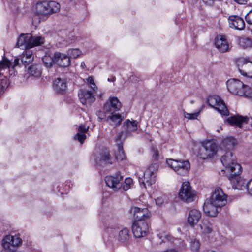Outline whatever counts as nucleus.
<instances>
[{"label":"nucleus","mask_w":252,"mask_h":252,"mask_svg":"<svg viewBox=\"0 0 252 252\" xmlns=\"http://www.w3.org/2000/svg\"><path fill=\"white\" fill-rule=\"evenodd\" d=\"M31 40L32 35L31 34H21L17 39L16 46L22 49L31 48Z\"/></svg>","instance_id":"412c9836"},{"label":"nucleus","mask_w":252,"mask_h":252,"mask_svg":"<svg viewBox=\"0 0 252 252\" xmlns=\"http://www.w3.org/2000/svg\"><path fill=\"white\" fill-rule=\"evenodd\" d=\"M167 163L177 174L181 176L186 175L190 167V163L188 160L170 159L167 161Z\"/></svg>","instance_id":"39448f33"},{"label":"nucleus","mask_w":252,"mask_h":252,"mask_svg":"<svg viewBox=\"0 0 252 252\" xmlns=\"http://www.w3.org/2000/svg\"><path fill=\"white\" fill-rule=\"evenodd\" d=\"M218 208H220L213 203L209 199H206L203 206L205 214L210 217H215L218 213Z\"/></svg>","instance_id":"6ab92c4d"},{"label":"nucleus","mask_w":252,"mask_h":252,"mask_svg":"<svg viewBox=\"0 0 252 252\" xmlns=\"http://www.w3.org/2000/svg\"><path fill=\"white\" fill-rule=\"evenodd\" d=\"M203 1L208 4V5H212L213 4V2H214V0H203Z\"/></svg>","instance_id":"5fc2aeb1"},{"label":"nucleus","mask_w":252,"mask_h":252,"mask_svg":"<svg viewBox=\"0 0 252 252\" xmlns=\"http://www.w3.org/2000/svg\"><path fill=\"white\" fill-rule=\"evenodd\" d=\"M238 66L241 74L252 78V62L246 59H240L238 61Z\"/></svg>","instance_id":"9b49d317"},{"label":"nucleus","mask_w":252,"mask_h":252,"mask_svg":"<svg viewBox=\"0 0 252 252\" xmlns=\"http://www.w3.org/2000/svg\"><path fill=\"white\" fill-rule=\"evenodd\" d=\"M106 113H105V112H103L102 111H98L96 112V115L97 116H98V118L100 119H104L105 117V114Z\"/></svg>","instance_id":"8fccbe9b"},{"label":"nucleus","mask_w":252,"mask_h":252,"mask_svg":"<svg viewBox=\"0 0 252 252\" xmlns=\"http://www.w3.org/2000/svg\"><path fill=\"white\" fill-rule=\"evenodd\" d=\"M215 44L216 47L220 52L225 53L229 50V44L224 36L218 35L215 39Z\"/></svg>","instance_id":"f3484780"},{"label":"nucleus","mask_w":252,"mask_h":252,"mask_svg":"<svg viewBox=\"0 0 252 252\" xmlns=\"http://www.w3.org/2000/svg\"><path fill=\"white\" fill-rule=\"evenodd\" d=\"M54 63L61 67H67L70 64V57L67 55L56 52L54 54Z\"/></svg>","instance_id":"dca6fc26"},{"label":"nucleus","mask_w":252,"mask_h":252,"mask_svg":"<svg viewBox=\"0 0 252 252\" xmlns=\"http://www.w3.org/2000/svg\"><path fill=\"white\" fill-rule=\"evenodd\" d=\"M246 22L249 24H252V10L250 11L245 16Z\"/></svg>","instance_id":"49530a36"},{"label":"nucleus","mask_w":252,"mask_h":252,"mask_svg":"<svg viewBox=\"0 0 252 252\" xmlns=\"http://www.w3.org/2000/svg\"><path fill=\"white\" fill-rule=\"evenodd\" d=\"M54 91L58 94H63L67 89L66 82L64 79L58 78L54 80L53 85Z\"/></svg>","instance_id":"a878e982"},{"label":"nucleus","mask_w":252,"mask_h":252,"mask_svg":"<svg viewBox=\"0 0 252 252\" xmlns=\"http://www.w3.org/2000/svg\"><path fill=\"white\" fill-rule=\"evenodd\" d=\"M6 80H1V83H3V82H5V84H6Z\"/></svg>","instance_id":"052dcab7"},{"label":"nucleus","mask_w":252,"mask_h":252,"mask_svg":"<svg viewBox=\"0 0 252 252\" xmlns=\"http://www.w3.org/2000/svg\"><path fill=\"white\" fill-rule=\"evenodd\" d=\"M147 219H136L132 224V232L136 238L145 237L149 232V227Z\"/></svg>","instance_id":"423d86ee"},{"label":"nucleus","mask_w":252,"mask_h":252,"mask_svg":"<svg viewBox=\"0 0 252 252\" xmlns=\"http://www.w3.org/2000/svg\"><path fill=\"white\" fill-rule=\"evenodd\" d=\"M237 144L236 140L233 137H227L221 142V148L224 150H231Z\"/></svg>","instance_id":"7c9ffc66"},{"label":"nucleus","mask_w":252,"mask_h":252,"mask_svg":"<svg viewBox=\"0 0 252 252\" xmlns=\"http://www.w3.org/2000/svg\"><path fill=\"white\" fill-rule=\"evenodd\" d=\"M28 72L32 76L38 77L41 74V70L39 65H32L28 67Z\"/></svg>","instance_id":"473e14b6"},{"label":"nucleus","mask_w":252,"mask_h":252,"mask_svg":"<svg viewBox=\"0 0 252 252\" xmlns=\"http://www.w3.org/2000/svg\"><path fill=\"white\" fill-rule=\"evenodd\" d=\"M247 189L249 193L252 195V178L248 182Z\"/></svg>","instance_id":"09e8293b"},{"label":"nucleus","mask_w":252,"mask_h":252,"mask_svg":"<svg viewBox=\"0 0 252 252\" xmlns=\"http://www.w3.org/2000/svg\"><path fill=\"white\" fill-rule=\"evenodd\" d=\"M89 126L81 125L78 127V132L74 136V139L78 140L81 144L83 143L86 139V134L88 132Z\"/></svg>","instance_id":"cd10ccee"},{"label":"nucleus","mask_w":252,"mask_h":252,"mask_svg":"<svg viewBox=\"0 0 252 252\" xmlns=\"http://www.w3.org/2000/svg\"><path fill=\"white\" fill-rule=\"evenodd\" d=\"M249 118L246 116L241 115H234L227 118V122L231 126L242 127L244 124L248 123Z\"/></svg>","instance_id":"aec40b11"},{"label":"nucleus","mask_w":252,"mask_h":252,"mask_svg":"<svg viewBox=\"0 0 252 252\" xmlns=\"http://www.w3.org/2000/svg\"><path fill=\"white\" fill-rule=\"evenodd\" d=\"M87 83L89 84L91 88L93 90H95V89L96 88V85L94 83V81L92 77H89L87 79Z\"/></svg>","instance_id":"a18cd8bd"},{"label":"nucleus","mask_w":252,"mask_h":252,"mask_svg":"<svg viewBox=\"0 0 252 252\" xmlns=\"http://www.w3.org/2000/svg\"><path fill=\"white\" fill-rule=\"evenodd\" d=\"M238 44L244 49L248 48L252 46V40L249 38L240 37L238 39Z\"/></svg>","instance_id":"72a5a7b5"},{"label":"nucleus","mask_w":252,"mask_h":252,"mask_svg":"<svg viewBox=\"0 0 252 252\" xmlns=\"http://www.w3.org/2000/svg\"><path fill=\"white\" fill-rule=\"evenodd\" d=\"M131 211L137 219H148L150 217L151 214L146 208L140 209L134 207L131 208Z\"/></svg>","instance_id":"bb28decb"},{"label":"nucleus","mask_w":252,"mask_h":252,"mask_svg":"<svg viewBox=\"0 0 252 252\" xmlns=\"http://www.w3.org/2000/svg\"><path fill=\"white\" fill-rule=\"evenodd\" d=\"M202 217L201 212L197 209H190L188 214L187 221L191 227H194L200 221Z\"/></svg>","instance_id":"4468645a"},{"label":"nucleus","mask_w":252,"mask_h":252,"mask_svg":"<svg viewBox=\"0 0 252 252\" xmlns=\"http://www.w3.org/2000/svg\"><path fill=\"white\" fill-rule=\"evenodd\" d=\"M81 66L82 68H86V64H85V63L83 62L81 63Z\"/></svg>","instance_id":"13d9d810"},{"label":"nucleus","mask_w":252,"mask_h":252,"mask_svg":"<svg viewBox=\"0 0 252 252\" xmlns=\"http://www.w3.org/2000/svg\"><path fill=\"white\" fill-rule=\"evenodd\" d=\"M203 252H215L214 251H212V250H207V251H203Z\"/></svg>","instance_id":"bf43d9fd"},{"label":"nucleus","mask_w":252,"mask_h":252,"mask_svg":"<svg viewBox=\"0 0 252 252\" xmlns=\"http://www.w3.org/2000/svg\"><path fill=\"white\" fill-rule=\"evenodd\" d=\"M244 83L236 79H229L227 82V87L228 91L234 94L241 95L244 94Z\"/></svg>","instance_id":"f8f14e48"},{"label":"nucleus","mask_w":252,"mask_h":252,"mask_svg":"<svg viewBox=\"0 0 252 252\" xmlns=\"http://www.w3.org/2000/svg\"><path fill=\"white\" fill-rule=\"evenodd\" d=\"M196 194L189 182H183L180 189L178 196L182 201L186 202H191L194 200Z\"/></svg>","instance_id":"6e6552de"},{"label":"nucleus","mask_w":252,"mask_h":252,"mask_svg":"<svg viewBox=\"0 0 252 252\" xmlns=\"http://www.w3.org/2000/svg\"><path fill=\"white\" fill-rule=\"evenodd\" d=\"M228 22L231 28L238 30L244 29L245 24L244 20L240 17L236 15H231L228 18Z\"/></svg>","instance_id":"5701e85b"},{"label":"nucleus","mask_w":252,"mask_h":252,"mask_svg":"<svg viewBox=\"0 0 252 252\" xmlns=\"http://www.w3.org/2000/svg\"><path fill=\"white\" fill-rule=\"evenodd\" d=\"M157 235L159 238L161 240L162 242L172 241V239H173L171 236L165 231H159Z\"/></svg>","instance_id":"4c0bfd02"},{"label":"nucleus","mask_w":252,"mask_h":252,"mask_svg":"<svg viewBox=\"0 0 252 252\" xmlns=\"http://www.w3.org/2000/svg\"><path fill=\"white\" fill-rule=\"evenodd\" d=\"M123 132L119 133L115 138V140L118 146V151L115 153V158L117 160H123L125 158V155L122 147Z\"/></svg>","instance_id":"b1692460"},{"label":"nucleus","mask_w":252,"mask_h":252,"mask_svg":"<svg viewBox=\"0 0 252 252\" xmlns=\"http://www.w3.org/2000/svg\"><path fill=\"white\" fill-rule=\"evenodd\" d=\"M155 155L156 157L158 156V153L156 152H155Z\"/></svg>","instance_id":"680f3d73"},{"label":"nucleus","mask_w":252,"mask_h":252,"mask_svg":"<svg viewBox=\"0 0 252 252\" xmlns=\"http://www.w3.org/2000/svg\"><path fill=\"white\" fill-rule=\"evenodd\" d=\"M19 64V58H16L14 60L13 64L12 66L13 69H14L15 66L18 65Z\"/></svg>","instance_id":"603ef678"},{"label":"nucleus","mask_w":252,"mask_h":252,"mask_svg":"<svg viewBox=\"0 0 252 252\" xmlns=\"http://www.w3.org/2000/svg\"><path fill=\"white\" fill-rule=\"evenodd\" d=\"M121 107V103L117 97H110L104 104L103 109L105 113H109L119 110Z\"/></svg>","instance_id":"ddd939ff"},{"label":"nucleus","mask_w":252,"mask_h":252,"mask_svg":"<svg viewBox=\"0 0 252 252\" xmlns=\"http://www.w3.org/2000/svg\"><path fill=\"white\" fill-rule=\"evenodd\" d=\"M80 54L81 51L78 49H71L67 51V55L70 58H76Z\"/></svg>","instance_id":"a19ab883"},{"label":"nucleus","mask_w":252,"mask_h":252,"mask_svg":"<svg viewBox=\"0 0 252 252\" xmlns=\"http://www.w3.org/2000/svg\"><path fill=\"white\" fill-rule=\"evenodd\" d=\"M133 181L131 178H126L125 181V183L126 185H128L130 186V185L132 184Z\"/></svg>","instance_id":"3c124183"},{"label":"nucleus","mask_w":252,"mask_h":252,"mask_svg":"<svg viewBox=\"0 0 252 252\" xmlns=\"http://www.w3.org/2000/svg\"><path fill=\"white\" fill-rule=\"evenodd\" d=\"M11 65V63L7 59L3 60L0 62V71L9 69Z\"/></svg>","instance_id":"ea45409f"},{"label":"nucleus","mask_w":252,"mask_h":252,"mask_svg":"<svg viewBox=\"0 0 252 252\" xmlns=\"http://www.w3.org/2000/svg\"><path fill=\"white\" fill-rule=\"evenodd\" d=\"M110 159V155L109 151L103 150L101 153L97 154L96 157V162H108Z\"/></svg>","instance_id":"2f4dec72"},{"label":"nucleus","mask_w":252,"mask_h":252,"mask_svg":"<svg viewBox=\"0 0 252 252\" xmlns=\"http://www.w3.org/2000/svg\"><path fill=\"white\" fill-rule=\"evenodd\" d=\"M42 61L46 66L50 67L54 63V57L53 58L49 55H45L42 58Z\"/></svg>","instance_id":"58836bf2"},{"label":"nucleus","mask_w":252,"mask_h":252,"mask_svg":"<svg viewBox=\"0 0 252 252\" xmlns=\"http://www.w3.org/2000/svg\"><path fill=\"white\" fill-rule=\"evenodd\" d=\"M219 149L218 144L214 140H207L202 142L201 147L199 149L198 156L205 159L214 157Z\"/></svg>","instance_id":"7ed1b4c3"},{"label":"nucleus","mask_w":252,"mask_h":252,"mask_svg":"<svg viewBox=\"0 0 252 252\" xmlns=\"http://www.w3.org/2000/svg\"><path fill=\"white\" fill-rule=\"evenodd\" d=\"M130 187L128 185H125V186H123V189L124 190H127L129 188H130Z\"/></svg>","instance_id":"4d7b16f0"},{"label":"nucleus","mask_w":252,"mask_h":252,"mask_svg":"<svg viewBox=\"0 0 252 252\" xmlns=\"http://www.w3.org/2000/svg\"><path fill=\"white\" fill-rule=\"evenodd\" d=\"M158 165L156 164H152L143 173L142 171L137 172V175L139 179H141L142 183L145 186L146 184L151 186L156 181V173Z\"/></svg>","instance_id":"20e7f679"},{"label":"nucleus","mask_w":252,"mask_h":252,"mask_svg":"<svg viewBox=\"0 0 252 252\" xmlns=\"http://www.w3.org/2000/svg\"><path fill=\"white\" fill-rule=\"evenodd\" d=\"M243 89L244 93L240 95H244L247 97L252 98V89L248 86L244 85Z\"/></svg>","instance_id":"79ce46f5"},{"label":"nucleus","mask_w":252,"mask_h":252,"mask_svg":"<svg viewBox=\"0 0 252 252\" xmlns=\"http://www.w3.org/2000/svg\"><path fill=\"white\" fill-rule=\"evenodd\" d=\"M238 175H239L231 176L230 173H229L227 175V176L232 184L233 188L240 190L247 189L248 182Z\"/></svg>","instance_id":"2eb2a0df"},{"label":"nucleus","mask_w":252,"mask_h":252,"mask_svg":"<svg viewBox=\"0 0 252 252\" xmlns=\"http://www.w3.org/2000/svg\"><path fill=\"white\" fill-rule=\"evenodd\" d=\"M201 232L204 235L211 233L213 231L212 223L207 220H203L200 224Z\"/></svg>","instance_id":"c756f323"},{"label":"nucleus","mask_w":252,"mask_h":252,"mask_svg":"<svg viewBox=\"0 0 252 252\" xmlns=\"http://www.w3.org/2000/svg\"><path fill=\"white\" fill-rule=\"evenodd\" d=\"M78 95L81 102L84 105H91L95 100L94 94L89 91L81 90Z\"/></svg>","instance_id":"4be33fe9"},{"label":"nucleus","mask_w":252,"mask_h":252,"mask_svg":"<svg viewBox=\"0 0 252 252\" xmlns=\"http://www.w3.org/2000/svg\"><path fill=\"white\" fill-rule=\"evenodd\" d=\"M114 112L110 113L111 115L108 117L107 120H110L115 125H120L123 119V117L119 114L114 113Z\"/></svg>","instance_id":"f704fd0d"},{"label":"nucleus","mask_w":252,"mask_h":252,"mask_svg":"<svg viewBox=\"0 0 252 252\" xmlns=\"http://www.w3.org/2000/svg\"><path fill=\"white\" fill-rule=\"evenodd\" d=\"M60 5L55 1H43L37 2L34 7L35 13L43 17L59 11Z\"/></svg>","instance_id":"f03ea898"},{"label":"nucleus","mask_w":252,"mask_h":252,"mask_svg":"<svg viewBox=\"0 0 252 252\" xmlns=\"http://www.w3.org/2000/svg\"><path fill=\"white\" fill-rule=\"evenodd\" d=\"M155 201L157 206H160L164 202V199L162 196L158 197L155 199Z\"/></svg>","instance_id":"de8ad7c7"},{"label":"nucleus","mask_w":252,"mask_h":252,"mask_svg":"<svg viewBox=\"0 0 252 252\" xmlns=\"http://www.w3.org/2000/svg\"><path fill=\"white\" fill-rule=\"evenodd\" d=\"M44 38L41 36H32V40H31V48L40 46L44 44Z\"/></svg>","instance_id":"e433bc0d"},{"label":"nucleus","mask_w":252,"mask_h":252,"mask_svg":"<svg viewBox=\"0 0 252 252\" xmlns=\"http://www.w3.org/2000/svg\"><path fill=\"white\" fill-rule=\"evenodd\" d=\"M208 105L218 110L221 114L227 115L228 110L223 100L218 95H214L209 96L207 99Z\"/></svg>","instance_id":"1a4fd4ad"},{"label":"nucleus","mask_w":252,"mask_h":252,"mask_svg":"<svg viewBox=\"0 0 252 252\" xmlns=\"http://www.w3.org/2000/svg\"><path fill=\"white\" fill-rule=\"evenodd\" d=\"M211 201L220 208L227 203V195L220 188H217L209 199Z\"/></svg>","instance_id":"9d476101"},{"label":"nucleus","mask_w":252,"mask_h":252,"mask_svg":"<svg viewBox=\"0 0 252 252\" xmlns=\"http://www.w3.org/2000/svg\"><path fill=\"white\" fill-rule=\"evenodd\" d=\"M220 159L226 168L227 174L230 173L231 176H234L241 173V166L237 162L236 157L231 151H227L221 156Z\"/></svg>","instance_id":"f257e3e1"},{"label":"nucleus","mask_w":252,"mask_h":252,"mask_svg":"<svg viewBox=\"0 0 252 252\" xmlns=\"http://www.w3.org/2000/svg\"><path fill=\"white\" fill-rule=\"evenodd\" d=\"M124 128L125 131H122L123 133L125 132V137L123 138V140L126 137L129 136L131 133L133 132H135L137 129V123L136 121H130L129 120H127L123 124ZM124 133H123V135Z\"/></svg>","instance_id":"393cba45"},{"label":"nucleus","mask_w":252,"mask_h":252,"mask_svg":"<svg viewBox=\"0 0 252 252\" xmlns=\"http://www.w3.org/2000/svg\"><path fill=\"white\" fill-rule=\"evenodd\" d=\"M184 115L185 118L188 119H194L196 118V117L198 116V113H188L187 112H184Z\"/></svg>","instance_id":"c03bdc74"},{"label":"nucleus","mask_w":252,"mask_h":252,"mask_svg":"<svg viewBox=\"0 0 252 252\" xmlns=\"http://www.w3.org/2000/svg\"><path fill=\"white\" fill-rule=\"evenodd\" d=\"M33 60L32 52L27 49L24 51L21 56V61L22 63L25 66L28 65Z\"/></svg>","instance_id":"c85d7f7f"},{"label":"nucleus","mask_w":252,"mask_h":252,"mask_svg":"<svg viewBox=\"0 0 252 252\" xmlns=\"http://www.w3.org/2000/svg\"><path fill=\"white\" fill-rule=\"evenodd\" d=\"M130 79L133 81H139V78L135 75H132L130 77Z\"/></svg>","instance_id":"864d4df0"},{"label":"nucleus","mask_w":252,"mask_h":252,"mask_svg":"<svg viewBox=\"0 0 252 252\" xmlns=\"http://www.w3.org/2000/svg\"><path fill=\"white\" fill-rule=\"evenodd\" d=\"M200 246V242L198 240H194L191 242V249L193 252H198Z\"/></svg>","instance_id":"37998d69"},{"label":"nucleus","mask_w":252,"mask_h":252,"mask_svg":"<svg viewBox=\"0 0 252 252\" xmlns=\"http://www.w3.org/2000/svg\"><path fill=\"white\" fill-rule=\"evenodd\" d=\"M22 243L21 238L17 235H7L2 240L3 250L1 252H21L15 247L18 246Z\"/></svg>","instance_id":"0eeeda50"},{"label":"nucleus","mask_w":252,"mask_h":252,"mask_svg":"<svg viewBox=\"0 0 252 252\" xmlns=\"http://www.w3.org/2000/svg\"><path fill=\"white\" fill-rule=\"evenodd\" d=\"M235 1L240 4H245L248 0H235Z\"/></svg>","instance_id":"6e6d98bb"},{"label":"nucleus","mask_w":252,"mask_h":252,"mask_svg":"<svg viewBox=\"0 0 252 252\" xmlns=\"http://www.w3.org/2000/svg\"><path fill=\"white\" fill-rule=\"evenodd\" d=\"M122 177L119 174L115 176H109L105 177V181L106 185L114 191L118 190L121 188L120 181Z\"/></svg>","instance_id":"a211bd4d"},{"label":"nucleus","mask_w":252,"mask_h":252,"mask_svg":"<svg viewBox=\"0 0 252 252\" xmlns=\"http://www.w3.org/2000/svg\"><path fill=\"white\" fill-rule=\"evenodd\" d=\"M129 239V231L127 228H124L119 233L118 240L120 242H125Z\"/></svg>","instance_id":"c9c22d12"}]
</instances>
